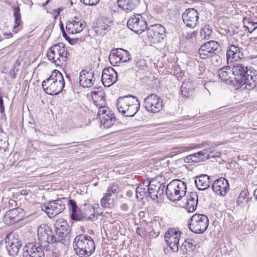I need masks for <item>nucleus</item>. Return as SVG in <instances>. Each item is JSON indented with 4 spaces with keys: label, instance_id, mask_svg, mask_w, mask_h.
<instances>
[{
    "label": "nucleus",
    "instance_id": "5fc2aeb1",
    "mask_svg": "<svg viewBox=\"0 0 257 257\" xmlns=\"http://www.w3.org/2000/svg\"><path fill=\"white\" fill-rule=\"evenodd\" d=\"M191 157L192 158L193 162L198 163L200 162V159L197 157V153L191 154Z\"/></svg>",
    "mask_w": 257,
    "mask_h": 257
},
{
    "label": "nucleus",
    "instance_id": "f8f14e48",
    "mask_svg": "<svg viewBox=\"0 0 257 257\" xmlns=\"http://www.w3.org/2000/svg\"><path fill=\"white\" fill-rule=\"evenodd\" d=\"M220 51L221 47L217 42L210 41L201 45L198 54L200 58L205 59L218 54Z\"/></svg>",
    "mask_w": 257,
    "mask_h": 257
},
{
    "label": "nucleus",
    "instance_id": "c03bdc74",
    "mask_svg": "<svg viewBox=\"0 0 257 257\" xmlns=\"http://www.w3.org/2000/svg\"><path fill=\"white\" fill-rule=\"evenodd\" d=\"M65 223H68L66 220L60 218L58 219L54 224L55 229H58V228H63V226H65Z\"/></svg>",
    "mask_w": 257,
    "mask_h": 257
},
{
    "label": "nucleus",
    "instance_id": "de8ad7c7",
    "mask_svg": "<svg viewBox=\"0 0 257 257\" xmlns=\"http://www.w3.org/2000/svg\"><path fill=\"white\" fill-rule=\"evenodd\" d=\"M99 1V0H80V2L83 4L89 6H95Z\"/></svg>",
    "mask_w": 257,
    "mask_h": 257
},
{
    "label": "nucleus",
    "instance_id": "e2e57ef3",
    "mask_svg": "<svg viewBox=\"0 0 257 257\" xmlns=\"http://www.w3.org/2000/svg\"><path fill=\"white\" fill-rule=\"evenodd\" d=\"M197 33L196 32H193L187 36L188 39H192L196 36Z\"/></svg>",
    "mask_w": 257,
    "mask_h": 257
},
{
    "label": "nucleus",
    "instance_id": "a19ab883",
    "mask_svg": "<svg viewBox=\"0 0 257 257\" xmlns=\"http://www.w3.org/2000/svg\"><path fill=\"white\" fill-rule=\"evenodd\" d=\"M210 151L207 149L197 152V157L200 159V162L205 161L208 159V156Z\"/></svg>",
    "mask_w": 257,
    "mask_h": 257
},
{
    "label": "nucleus",
    "instance_id": "13d9d810",
    "mask_svg": "<svg viewBox=\"0 0 257 257\" xmlns=\"http://www.w3.org/2000/svg\"><path fill=\"white\" fill-rule=\"evenodd\" d=\"M61 252L59 250L54 249L52 252V257H60Z\"/></svg>",
    "mask_w": 257,
    "mask_h": 257
},
{
    "label": "nucleus",
    "instance_id": "49530a36",
    "mask_svg": "<svg viewBox=\"0 0 257 257\" xmlns=\"http://www.w3.org/2000/svg\"><path fill=\"white\" fill-rule=\"evenodd\" d=\"M207 150H209L210 153H209L208 159L210 158H214L215 157H219L220 156V153L218 152H214V149L212 147L207 148Z\"/></svg>",
    "mask_w": 257,
    "mask_h": 257
},
{
    "label": "nucleus",
    "instance_id": "20e7f679",
    "mask_svg": "<svg viewBox=\"0 0 257 257\" xmlns=\"http://www.w3.org/2000/svg\"><path fill=\"white\" fill-rule=\"evenodd\" d=\"M42 86L46 93L49 95H57L63 90L65 82L62 73L54 70L51 76L44 80Z\"/></svg>",
    "mask_w": 257,
    "mask_h": 257
},
{
    "label": "nucleus",
    "instance_id": "72a5a7b5",
    "mask_svg": "<svg viewBox=\"0 0 257 257\" xmlns=\"http://www.w3.org/2000/svg\"><path fill=\"white\" fill-rule=\"evenodd\" d=\"M14 11V17L15 18V25L13 27V31L17 33L18 31L21 29L23 27V22L21 20V16L20 13V9L19 6L13 8Z\"/></svg>",
    "mask_w": 257,
    "mask_h": 257
},
{
    "label": "nucleus",
    "instance_id": "6e6d98bb",
    "mask_svg": "<svg viewBox=\"0 0 257 257\" xmlns=\"http://www.w3.org/2000/svg\"><path fill=\"white\" fill-rule=\"evenodd\" d=\"M120 209L122 211L126 212L128 211L129 207L127 204L122 203L120 206Z\"/></svg>",
    "mask_w": 257,
    "mask_h": 257
},
{
    "label": "nucleus",
    "instance_id": "09e8293b",
    "mask_svg": "<svg viewBox=\"0 0 257 257\" xmlns=\"http://www.w3.org/2000/svg\"><path fill=\"white\" fill-rule=\"evenodd\" d=\"M136 233L141 237H145L146 235V231L143 227H138L136 229Z\"/></svg>",
    "mask_w": 257,
    "mask_h": 257
},
{
    "label": "nucleus",
    "instance_id": "3c124183",
    "mask_svg": "<svg viewBox=\"0 0 257 257\" xmlns=\"http://www.w3.org/2000/svg\"><path fill=\"white\" fill-rule=\"evenodd\" d=\"M99 109L97 113V115L100 117H102L101 115H105V113L106 112V110L105 107V105L102 106V107H98Z\"/></svg>",
    "mask_w": 257,
    "mask_h": 257
},
{
    "label": "nucleus",
    "instance_id": "680f3d73",
    "mask_svg": "<svg viewBox=\"0 0 257 257\" xmlns=\"http://www.w3.org/2000/svg\"><path fill=\"white\" fill-rule=\"evenodd\" d=\"M251 26L254 27V28L252 29V31H249V28L248 27H246V28L248 30V32L250 33H251L253 31H254V30H255L257 28V23L251 22Z\"/></svg>",
    "mask_w": 257,
    "mask_h": 257
},
{
    "label": "nucleus",
    "instance_id": "4d7b16f0",
    "mask_svg": "<svg viewBox=\"0 0 257 257\" xmlns=\"http://www.w3.org/2000/svg\"><path fill=\"white\" fill-rule=\"evenodd\" d=\"M60 29L61 30V32L62 33V35L63 37H64L66 39H67V38H68V36L66 34V33L64 31V26L62 22H60Z\"/></svg>",
    "mask_w": 257,
    "mask_h": 257
},
{
    "label": "nucleus",
    "instance_id": "473e14b6",
    "mask_svg": "<svg viewBox=\"0 0 257 257\" xmlns=\"http://www.w3.org/2000/svg\"><path fill=\"white\" fill-rule=\"evenodd\" d=\"M148 180L141 183L136 189V198L137 199H142L144 197L148 198Z\"/></svg>",
    "mask_w": 257,
    "mask_h": 257
},
{
    "label": "nucleus",
    "instance_id": "69168bd1",
    "mask_svg": "<svg viewBox=\"0 0 257 257\" xmlns=\"http://www.w3.org/2000/svg\"><path fill=\"white\" fill-rule=\"evenodd\" d=\"M29 192V191H28L27 190L23 189V190H21V194H22V195H27L28 194Z\"/></svg>",
    "mask_w": 257,
    "mask_h": 257
},
{
    "label": "nucleus",
    "instance_id": "f257e3e1",
    "mask_svg": "<svg viewBox=\"0 0 257 257\" xmlns=\"http://www.w3.org/2000/svg\"><path fill=\"white\" fill-rule=\"evenodd\" d=\"M235 87L242 88L248 91L253 89L257 84V71L251 70L243 64L236 63L232 67Z\"/></svg>",
    "mask_w": 257,
    "mask_h": 257
},
{
    "label": "nucleus",
    "instance_id": "bb28decb",
    "mask_svg": "<svg viewBox=\"0 0 257 257\" xmlns=\"http://www.w3.org/2000/svg\"><path fill=\"white\" fill-rule=\"evenodd\" d=\"M242 49L234 45H231L227 48L226 60L227 64L233 60H236V58H240L239 53Z\"/></svg>",
    "mask_w": 257,
    "mask_h": 257
},
{
    "label": "nucleus",
    "instance_id": "c756f323",
    "mask_svg": "<svg viewBox=\"0 0 257 257\" xmlns=\"http://www.w3.org/2000/svg\"><path fill=\"white\" fill-rule=\"evenodd\" d=\"M198 204V195L196 192H190L187 197L185 208L188 212L195 211Z\"/></svg>",
    "mask_w": 257,
    "mask_h": 257
},
{
    "label": "nucleus",
    "instance_id": "8fccbe9b",
    "mask_svg": "<svg viewBox=\"0 0 257 257\" xmlns=\"http://www.w3.org/2000/svg\"><path fill=\"white\" fill-rule=\"evenodd\" d=\"M165 185L163 183L161 184V187L159 189L157 190V198L160 197L162 194H163L164 192V189L165 188Z\"/></svg>",
    "mask_w": 257,
    "mask_h": 257
},
{
    "label": "nucleus",
    "instance_id": "c85d7f7f",
    "mask_svg": "<svg viewBox=\"0 0 257 257\" xmlns=\"http://www.w3.org/2000/svg\"><path fill=\"white\" fill-rule=\"evenodd\" d=\"M118 6L126 12L135 10L140 4V0H117Z\"/></svg>",
    "mask_w": 257,
    "mask_h": 257
},
{
    "label": "nucleus",
    "instance_id": "7ed1b4c3",
    "mask_svg": "<svg viewBox=\"0 0 257 257\" xmlns=\"http://www.w3.org/2000/svg\"><path fill=\"white\" fill-rule=\"evenodd\" d=\"M118 111L126 117H133L139 111L140 104L139 100L132 95L119 97L116 101Z\"/></svg>",
    "mask_w": 257,
    "mask_h": 257
},
{
    "label": "nucleus",
    "instance_id": "4be33fe9",
    "mask_svg": "<svg viewBox=\"0 0 257 257\" xmlns=\"http://www.w3.org/2000/svg\"><path fill=\"white\" fill-rule=\"evenodd\" d=\"M12 234L7 235L5 238L6 249L10 256H15L17 255L22 247V242L17 239L13 238L10 241Z\"/></svg>",
    "mask_w": 257,
    "mask_h": 257
},
{
    "label": "nucleus",
    "instance_id": "f03ea898",
    "mask_svg": "<svg viewBox=\"0 0 257 257\" xmlns=\"http://www.w3.org/2000/svg\"><path fill=\"white\" fill-rule=\"evenodd\" d=\"M75 252L80 257H88L95 251V245L92 238L89 235L81 234L75 237L73 241Z\"/></svg>",
    "mask_w": 257,
    "mask_h": 257
},
{
    "label": "nucleus",
    "instance_id": "bf43d9fd",
    "mask_svg": "<svg viewBox=\"0 0 257 257\" xmlns=\"http://www.w3.org/2000/svg\"><path fill=\"white\" fill-rule=\"evenodd\" d=\"M184 161L186 163H188L190 162H193L192 158V157H191V155L186 156L184 158Z\"/></svg>",
    "mask_w": 257,
    "mask_h": 257
},
{
    "label": "nucleus",
    "instance_id": "cd10ccee",
    "mask_svg": "<svg viewBox=\"0 0 257 257\" xmlns=\"http://www.w3.org/2000/svg\"><path fill=\"white\" fill-rule=\"evenodd\" d=\"M94 104L97 107H102L105 104V93L102 89L97 88L91 92Z\"/></svg>",
    "mask_w": 257,
    "mask_h": 257
},
{
    "label": "nucleus",
    "instance_id": "412c9836",
    "mask_svg": "<svg viewBox=\"0 0 257 257\" xmlns=\"http://www.w3.org/2000/svg\"><path fill=\"white\" fill-rule=\"evenodd\" d=\"M117 73L112 67L104 68L102 73L101 81L105 87H109L116 82Z\"/></svg>",
    "mask_w": 257,
    "mask_h": 257
},
{
    "label": "nucleus",
    "instance_id": "b1692460",
    "mask_svg": "<svg viewBox=\"0 0 257 257\" xmlns=\"http://www.w3.org/2000/svg\"><path fill=\"white\" fill-rule=\"evenodd\" d=\"M94 73V71L91 69L82 70L79 75L80 85L84 88H88L93 86L95 81Z\"/></svg>",
    "mask_w": 257,
    "mask_h": 257
},
{
    "label": "nucleus",
    "instance_id": "dca6fc26",
    "mask_svg": "<svg viewBox=\"0 0 257 257\" xmlns=\"http://www.w3.org/2000/svg\"><path fill=\"white\" fill-rule=\"evenodd\" d=\"M144 105L147 111L152 113L159 112L163 106L162 100L155 94H152L144 98Z\"/></svg>",
    "mask_w": 257,
    "mask_h": 257
},
{
    "label": "nucleus",
    "instance_id": "f704fd0d",
    "mask_svg": "<svg viewBox=\"0 0 257 257\" xmlns=\"http://www.w3.org/2000/svg\"><path fill=\"white\" fill-rule=\"evenodd\" d=\"M101 123L103 124L104 127L109 128L112 126L115 122V117L114 114L109 111L108 114H106L102 117H100Z\"/></svg>",
    "mask_w": 257,
    "mask_h": 257
},
{
    "label": "nucleus",
    "instance_id": "1a4fd4ad",
    "mask_svg": "<svg viewBox=\"0 0 257 257\" xmlns=\"http://www.w3.org/2000/svg\"><path fill=\"white\" fill-rule=\"evenodd\" d=\"M209 219L204 214H195L190 219L189 228L195 233H203L208 226Z\"/></svg>",
    "mask_w": 257,
    "mask_h": 257
},
{
    "label": "nucleus",
    "instance_id": "6ab92c4d",
    "mask_svg": "<svg viewBox=\"0 0 257 257\" xmlns=\"http://www.w3.org/2000/svg\"><path fill=\"white\" fill-rule=\"evenodd\" d=\"M65 224L63 228H58L54 229L57 242L60 244L59 248H62L64 245L68 244L70 240V227L68 223Z\"/></svg>",
    "mask_w": 257,
    "mask_h": 257
},
{
    "label": "nucleus",
    "instance_id": "a211bd4d",
    "mask_svg": "<svg viewBox=\"0 0 257 257\" xmlns=\"http://www.w3.org/2000/svg\"><path fill=\"white\" fill-rule=\"evenodd\" d=\"M199 15L194 9H187L183 13L182 19L184 25L187 28L194 29L198 23Z\"/></svg>",
    "mask_w": 257,
    "mask_h": 257
},
{
    "label": "nucleus",
    "instance_id": "c9c22d12",
    "mask_svg": "<svg viewBox=\"0 0 257 257\" xmlns=\"http://www.w3.org/2000/svg\"><path fill=\"white\" fill-rule=\"evenodd\" d=\"M7 216L13 219L15 222L18 221L23 216V209L21 208H16L9 210L7 213Z\"/></svg>",
    "mask_w": 257,
    "mask_h": 257
},
{
    "label": "nucleus",
    "instance_id": "79ce46f5",
    "mask_svg": "<svg viewBox=\"0 0 257 257\" xmlns=\"http://www.w3.org/2000/svg\"><path fill=\"white\" fill-rule=\"evenodd\" d=\"M118 189V186L117 184H112L107 188L106 193H110L111 196L113 197L117 194Z\"/></svg>",
    "mask_w": 257,
    "mask_h": 257
},
{
    "label": "nucleus",
    "instance_id": "338daca9",
    "mask_svg": "<svg viewBox=\"0 0 257 257\" xmlns=\"http://www.w3.org/2000/svg\"><path fill=\"white\" fill-rule=\"evenodd\" d=\"M0 112L1 113H4L5 112V108L4 104H0Z\"/></svg>",
    "mask_w": 257,
    "mask_h": 257
},
{
    "label": "nucleus",
    "instance_id": "052dcab7",
    "mask_svg": "<svg viewBox=\"0 0 257 257\" xmlns=\"http://www.w3.org/2000/svg\"><path fill=\"white\" fill-rule=\"evenodd\" d=\"M10 76L12 78L15 79L17 76V73L15 71V69L12 70L10 71Z\"/></svg>",
    "mask_w": 257,
    "mask_h": 257
},
{
    "label": "nucleus",
    "instance_id": "7c9ffc66",
    "mask_svg": "<svg viewBox=\"0 0 257 257\" xmlns=\"http://www.w3.org/2000/svg\"><path fill=\"white\" fill-rule=\"evenodd\" d=\"M210 176L202 174L197 176L195 179V183L196 187L199 190H205L210 186Z\"/></svg>",
    "mask_w": 257,
    "mask_h": 257
},
{
    "label": "nucleus",
    "instance_id": "2eb2a0df",
    "mask_svg": "<svg viewBox=\"0 0 257 257\" xmlns=\"http://www.w3.org/2000/svg\"><path fill=\"white\" fill-rule=\"evenodd\" d=\"M45 248L41 244L37 242L27 243L23 248L24 257H45ZM47 256V252L46 253Z\"/></svg>",
    "mask_w": 257,
    "mask_h": 257
},
{
    "label": "nucleus",
    "instance_id": "58836bf2",
    "mask_svg": "<svg viewBox=\"0 0 257 257\" xmlns=\"http://www.w3.org/2000/svg\"><path fill=\"white\" fill-rule=\"evenodd\" d=\"M114 199L110 193H104L100 200L101 206L104 208H110L113 205Z\"/></svg>",
    "mask_w": 257,
    "mask_h": 257
},
{
    "label": "nucleus",
    "instance_id": "603ef678",
    "mask_svg": "<svg viewBox=\"0 0 257 257\" xmlns=\"http://www.w3.org/2000/svg\"><path fill=\"white\" fill-rule=\"evenodd\" d=\"M145 65V61L144 60H139L136 63V66L139 70H143Z\"/></svg>",
    "mask_w": 257,
    "mask_h": 257
},
{
    "label": "nucleus",
    "instance_id": "0eeeda50",
    "mask_svg": "<svg viewBox=\"0 0 257 257\" xmlns=\"http://www.w3.org/2000/svg\"><path fill=\"white\" fill-rule=\"evenodd\" d=\"M37 234L40 244L43 245L46 252L49 251L48 247L50 244H59L57 242L55 233H53L48 225H41L38 228Z\"/></svg>",
    "mask_w": 257,
    "mask_h": 257
},
{
    "label": "nucleus",
    "instance_id": "864d4df0",
    "mask_svg": "<svg viewBox=\"0 0 257 257\" xmlns=\"http://www.w3.org/2000/svg\"><path fill=\"white\" fill-rule=\"evenodd\" d=\"M160 234L159 231H155L154 229L150 232V235L152 237H157Z\"/></svg>",
    "mask_w": 257,
    "mask_h": 257
},
{
    "label": "nucleus",
    "instance_id": "9d476101",
    "mask_svg": "<svg viewBox=\"0 0 257 257\" xmlns=\"http://www.w3.org/2000/svg\"><path fill=\"white\" fill-rule=\"evenodd\" d=\"M127 27L135 33L141 34L147 30V23L146 19L142 15L135 14L128 19Z\"/></svg>",
    "mask_w": 257,
    "mask_h": 257
},
{
    "label": "nucleus",
    "instance_id": "a878e982",
    "mask_svg": "<svg viewBox=\"0 0 257 257\" xmlns=\"http://www.w3.org/2000/svg\"><path fill=\"white\" fill-rule=\"evenodd\" d=\"M195 87L190 80H185L180 87V95L184 98H189L192 94Z\"/></svg>",
    "mask_w": 257,
    "mask_h": 257
},
{
    "label": "nucleus",
    "instance_id": "774afa93",
    "mask_svg": "<svg viewBox=\"0 0 257 257\" xmlns=\"http://www.w3.org/2000/svg\"><path fill=\"white\" fill-rule=\"evenodd\" d=\"M253 195L255 198L257 200V188L254 191Z\"/></svg>",
    "mask_w": 257,
    "mask_h": 257
},
{
    "label": "nucleus",
    "instance_id": "0e129e2a",
    "mask_svg": "<svg viewBox=\"0 0 257 257\" xmlns=\"http://www.w3.org/2000/svg\"><path fill=\"white\" fill-rule=\"evenodd\" d=\"M190 148L187 147H182L180 148V150L178 152H183L189 150Z\"/></svg>",
    "mask_w": 257,
    "mask_h": 257
},
{
    "label": "nucleus",
    "instance_id": "2f4dec72",
    "mask_svg": "<svg viewBox=\"0 0 257 257\" xmlns=\"http://www.w3.org/2000/svg\"><path fill=\"white\" fill-rule=\"evenodd\" d=\"M148 190L149 193L148 196H149L151 199L155 200L157 199V190L161 187V183L157 180H152L148 181Z\"/></svg>",
    "mask_w": 257,
    "mask_h": 257
},
{
    "label": "nucleus",
    "instance_id": "4468645a",
    "mask_svg": "<svg viewBox=\"0 0 257 257\" xmlns=\"http://www.w3.org/2000/svg\"><path fill=\"white\" fill-rule=\"evenodd\" d=\"M131 59L129 52L121 48L112 49L109 56V61L113 66L118 65L121 62H127Z\"/></svg>",
    "mask_w": 257,
    "mask_h": 257
},
{
    "label": "nucleus",
    "instance_id": "423d86ee",
    "mask_svg": "<svg viewBox=\"0 0 257 257\" xmlns=\"http://www.w3.org/2000/svg\"><path fill=\"white\" fill-rule=\"evenodd\" d=\"M68 205L70 216L73 220L80 221L84 217L86 220L90 221H94L97 219V217L95 215L94 209L92 206H89L87 207V211L85 212V216H84L74 200H69Z\"/></svg>",
    "mask_w": 257,
    "mask_h": 257
},
{
    "label": "nucleus",
    "instance_id": "aec40b11",
    "mask_svg": "<svg viewBox=\"0 0 257 257\" xmlns=\"http://www.w3.org/2000/svg\"><path fill=\"white\" fill-rule=\"evenodd\" d=\"M85 27V23L79 18L75 17L66 23V30L69 34L81 32Z\"/></svg>",
    "mask_w": 257,
    "mask_h": 257
},
{
    "label": "nucleus",
    "instance_id": "4c0bfd02",
    "mask_svg": "<svg viewBox=\"0 0 257 257\" xmlns=\"http://www.w3.org/2000/svg\"><path fill=\"white\" fill-rule=\"evenodd\" d=\"M112 22L108 21L107 18L102 20V22H100L97 27V30H95L97 33H99L100 35H103L105 31L110 27L111 25Z\"/></svg>",
    "mask_w": 257,
    "mask_h": 257
},
{
    "label": "nucleus",
    "instance_id": "5701e85b",
    "mask_svg": "<svg viewBox=\"0 0 257 257\" xmlns=\"http://www.w3.org/2000/svg\"><path fill=\"white\" fill-rule=\"evenodd\" d=\"M212 188L217 195L224 196L229 190L228 181L225 178L221 177L213 182Z\"/></svg>",
    "mask_w": 257,
    "mask_h": 257
},
{
    "label": "nucleus",
    "instance_id": "ddd939ff",
    "mask_svg": "<svg viewBox=\"0 0 257 257\" xmlns=\"http://www.w3.org/2000/svg\"><path fill=\"white\" fill-rule=\"evenodd\" d=\"M182 233L178 229L169 228L164 235L165 241L173 252L179 249V240Z\"/></svg>",
    "mask_w": 257,
    "mask_h": 257
},
{
    "label": "nucleus",
    "instance_id": "ea45409f",
    "mask_svg": "<svg viewBox=\"0 0 257 257\" xmlns=\"http://www.w3.org/2000/svg\"><path fill=\"white\" fill-rule=\"evenodd\" d=\"M212 34V29L209 26H207L202 28L200 32V36L202 39H208Z\"/></svg>",
    "mask_w": 257,
    "mask_h": 257
},
{
    "label": "nucleus",
    "instance_id": "f3484780",
    "mask_svg": "<svg viewBox=\"0 0 257 257\" xmlns=\"http://www.w3.org/2000/svg\"><path fill=\"white\" fill-rule=\"evenodd\" d=\"M64 209L65 203L63 200L61 199L51 201L47 205L42 207V210L45 211L47 215L50 217L55 216L59 214Z\"/></svg>",
    "mask_w": 257,
    "mask_h": 257
},
{
    "label": "nucleus",
    "instance_id": "393cba45",
    "mask_svg": "<svg viewBox=\"0 0 257 257\" xmlns=\"http://www.w3.org/2000/svg\"><path fill=\"white\" fill-rule=\"evenodd\" d=\"M218 76L220 79L227 84H232L235 87V82L234 80V74L232 69L229 66H225L218 70Z\"/></svg>",
    "mask_w": 257,
    "mask_h": 257
},
{
    "label": "nucleus",
    "instance_id": "6e6552de",
    "mask_svg": "<svg viewBox=\"0 0 257 257\" xmlns=\"http://www.w3.org/2000/svg\"><path fill=\"white\" fill-rule=\"evenodd\" d=\"M55 54H57L58 57H57L56 61H54L55 64L58 66L63 65L69 56V53L65 49L63 44L53 45L48 50L47 56L48 60H54Z\"/></svg>",
    "mask_w": 257,
    "mask_h": 257
},
{
    "label": "nucleus",
    "instance_id": "37998d69",
    "mask_svg": "<svg viewBox=\"0 0 257 257\" xmlns=\"http://www.w3.org/2000/svg\"><path fill=\"white\" fill-rule=\"evenodd\" d=\"M246 193L244 191H241L239 195L236 203L238 206L241 207L243 206L244 204L246 202L245 199Z\"/></svg>",
    "mask_w": 257,
    "mask_h": 257
},
{
    "label": "nucleus",
    "instance_id": "a18cd8bd",
    "mask_svg": "<svg viewBox=\"0 0 257 257\" xmlns=\"http://www.w3.org/2000/svg\"><path fill=\"white\" fill-rule=\"evenodd\" d=\"M218 54L214 55L212 59V63L215 66H219L222 62V58L218 56Z\"/></svg>",
    "mask_w": 257,
    "mask_h": 257
},
{
    "label": "nucleus",
    "instance_id": "9b49d317",
    "mask_svg": "<svg viewBox=\"0 0 257 257\" xmlns=\"http://www.w3.org/2000/svg\"><path fill=\"white\" fill-rule=\"evenodd\" d=\"M147 35L149 41L152 44H158L163 41L166 36L165 28L159 24L148 27Z\"/></svg>",
    "mask_w": 257,
    "mask_h": 257
},
{
    "label": "nucleus",
    "instance_id": "e433bc0d",
    "mask_svg": "<svg viewBox=\"0 0 257 257\" xmlns=\"http://www.w3.org/2000/svg\"><path fill=\"white\" fill-rule=\"evenodd\" d=\"M194 243L195 241L193 239L185 240L181 246L180 249L184 254L186 253L188 251H192L195 248Z\"/></svg>",
    "mask_w": 257,
    "mask_h": 257
},
{
    "label": "nucleus",
    "instance_id": "39448f33",
    "mask_svg": "<svg viewBox=\"0 0 257 257\" xmlns=\"http://www.w3.org/2000/svg\"><path fill=\"white\" fill-rule=\"evenodd\" d=\"M187 190L186 184L179 179H175L170 182L166 188V194L171 201H179L184 197Z\"/></svg>",
    "mask_w": 257,
    "mask_h": 257
}]
</instances>
